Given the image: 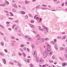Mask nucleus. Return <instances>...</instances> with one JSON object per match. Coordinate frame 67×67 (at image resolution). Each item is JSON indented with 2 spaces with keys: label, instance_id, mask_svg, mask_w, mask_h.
I'll list each match as a JSON object with an SVG mask.
<instances>
[{
  "label": "nucleus",
  "instance_id": "f257e3e1",
  "mask_svg": "<svg viewBox=\"0 0 67 67\" xmlns=\"http://www.w3.org/2000/svg\"><path fill=\"white\" fill-rule=\"evenodd\" d=\"M32 54H34V56H36V55H37L36 51H35L33 52L32 53Z\"/></svg>",
  "mask_w": 67,
  "mask_h": 67
},
{
  "label": "nucleus",
  "instance_id": "f03ea898",
  "mask_svg": "<svg viewBox=\"0 0 67 67\" xmlns=\"http://www.w3.org/2000/svg\"><path fill=\"white\" fill-rule=\"evenodd\" d=\"M2 60L4 64H6V61H5V59H2Z\"/></svg>",
  "mask_w": 67,
  "mask_h": 67
},
{
  "label": "nucleus",
  "instance_id": "7ed1b4c3",
  "mask_svg": "<svg viewBox=\"0 0 67 67\" xmlns=\"http://www.w3.org/2000/svg\"><path fill=\"white\" fill-rule=\"evenodd\" d=\"M39 60H40V62H44L43 59H41V58H39Z\"/></svg>",
  "mask_w": 67,
  "mask_h": 67
},
{
  "label": "nucleus",
  "instance_id": "20e7f679",
  "mask_svg": "<svg viewBox=\"0 0 67 67\" xmlns=\"http://www.w3.org/2000/svg\"><path fill=\"white\" fill-rule=\"evenodd\" d=\"M62 65L63 66H66V63H62Z\"/></svg>",
  "mask_w": 67,
  "mask_h": 67
},
{
  "label": "nucleus",
  "instance_id": "39448f33",
  "mask_svg": "<svg viewBox=\"0 0 67 67\" xmlns=\"http://www.w3.org/2000/svg\"><path fill=\"white\" fill-rule=\"evenodd\" d=\"M60 49L61 51H64L65 49L63 47L60 48Z\"/></svg>",
  "mask_w": 67,
  "mask_h": 67
},
{
  "label": "nucleus",
  "instance_id": "423d86ee",
  "mask_svg": "<svg viewBox=\"0 0 67 67\" xmlns=\"http://www.w3.org/2000/svg\"><path fill=\"white\" fill-rule=\"evenodd\" d=\"M40 5H38L37 6H36L35 7V8L36 9H37V8H40Z\"/></svg>",
  "mask_w": 67,
  "mask_h": 67
},
{
  "label": "nucleus",
  "instance_id": "0eeeda50",
  "mask_svg": "<svg viewBox=\"0 0 67 67\" xmlns=\"http://www.w3.org/2000/svg\"><path fill=\"white\" fill-rule=\"evenodd\" d=\"M20 12L22 14H25V12L23 11Z\"/></svg>",
  "mask_w": 67,
  "mask_h": 67
},
{
  "label": "nucleus",
  "instance_id": "6e6552de",
  "mask_svg": "<svg viewBox=\"0 0 67 67\" xmlns=\"http://www.w3.org/2000/svg\"><path fill=\"white\" fill-rule=\"evenodd\" d=\"M48 52H49V51H46V56H47L48 55Z\"/></svg>",
  "mask_w": 67,
  "mask_h": 67
},
{
  "label": "nucleus",
  "instance_id": "1a4fd4ad",
  "mask_svg": "<svg viewBox=\"0 0 67 67\" xmlns=\"http://www.w3.org/2000/svg\"><path fill=\"white\" fill-rule=\"evenodd\" d=\"M14 7H15V8H18V7L16 5V4H14Z\"/></svg>",
  "mask_w": 67,
  "mask_h": 67
},
{
  "label": "nucleus",
  "instance_id": "9d476101",
  "mask_svg": "<svg viewBox=\"0 0 67 67\" xmlns=\"http://www.w3.org/2000/svg\"><path fill=\"white\" fill-rule=\"evenodd\" d=\"M31 46H32V48H35V47H34V45L32 44H31Z\"/></svg>",
  "mask_w": 67,
  "mask_h": 67
},
{
  "label": "nucleus",
  "instance_id": "9b49d317",
  "mask_svg": "<svg viewBox=\"0 0 67 67\" xmlns=\"http://www.w3.org/2000/svg\"><path fill=\"white\" fill-rule=\"evenodd\" d=\"M25 2L26 4H27V3H28V4H29V2H28V1H25Z\"/></svg>",
  "mask_w": 67,
  "mask_h": 67
},
{
  "label": "nucleus",
  "instance_id": "f8f14e48",
  "mask_svg": "<svg viewBox=\"0 0 67 67\" xmlns=\"http://www.w3.org/2000/svg\"><path fill=\"white\" fill-rule=\"evenodd\" d=\"M23 9L24 10H26V8L24 7H23Z\"/></svg>",
  "mask_w": 67,
  "mask_h": 67
},
{
  "label": "nucleus",
  "instance_id": "ddd939ff",
  "mask_svg": "<svg viewBox=\"0 0 67 67\" xmlns=\"http://www.w3.org/2000/svg\"><path fill=\"white\" fill-rule=\"evenodd\" d=\"M41 21H42V19H41V18H40L39 21V23H40V22H41Z\"/></svg>",
  "mask_w": 67,
  "mask_h": 67
},
{
  "label": "nucleus",
  "instance_id": "4468645a",
  "mask_svg": "<svg viewBox=\"0 0 67 67\" xmlns=\"http://www.w3.org/2000/svg\"><path fill=\"white\" fill-rule=\"evenodd\" d=\"M30 66H31V67H34V66H33V65L31 63L30 64Z\"/></svg>",
  "mask_w": 67,
  "mask_h": 67
},
{
  "label": "nucleus",
  "instance_id": "2eb2a0df",
  "mask_svg": "<svg viewBox=\"0 0 67 67\" xmlns=\"http://www.w3.org/2000/svg\"><path fill=\"white\" fill-rule=\"evenodd\" d=\"M2 7H5V3L2 4Z\"/></svg>",
  "mask_w": 67,
  "mask_h": 67
},
{
  "label": "nucleus",
  "instance_id": "dca6fc26",
  "mask_svg": "<svg viewBox=\"0 0 67 67\" xmlns=\"http://www.w3.org/2000/svg\"><path fill=\"white\" fill-rule=\"evenodd\" d=\"M48 51H49V52H50L51 51V49L49 48H48Z\"/></svg>",
  "mask_w": 67,
  "mask_h": 67
},
{
  "label": "nucleus",
  "instance_id": "f3484780",
  "mask_svg": "<svg viewBox=\"0 0 67 67\" xmlns=\"http://www.w3.org/2000/svg\"><path fill=\"white\" fill-rule=\"evenodd\" d=\"M59 58L60 59V60H64V59H62V58L61 57H59Z\"/></svg>",
  "mask_w": 67,
  "mask_h": 67
},
{
  "label": "nucleus",
  "instance_id": "a211bd4d",
  "mask_svg": "<svg viewBox=\"0 0 67 67\" xmlns=\"http://www.w3.org/2000/svg\"><path fill=\"white\" fill-rule=\"evenodd\" d=\"M18 65L19 67H22V65H21V64L19 63L18 64Z\"/></svg>",
  "mask_w": 67,
  "mask_h": 67
},
{
  "label": "nucleus",
  "instance_id": "6ab92c4d",
  "mask_svg": "<svg viewBox=\"0 0 67 67\" xmlns=\"http://www.w3.org/2000/svg\"><path fill=\"white\" fill-rule=\"evenodd\" d=\"M5 2V3H6V4H9V3L8 2L6 1Z\"/></svg>",
  "mask_w": 67,
  "mask_h": 67
},
{
  "label": "nucleus",
  "instance_id": "aec40b11",
  "mask_svg": "<svg viewBox=\"0 0 67 67\" xmlns=\"http://www.w3.org/2000/svg\"><path fill=\"white\" fill-rule=\"evenodd\" d=\"M0 55H1V56H4V54L3 53H1Z\"/></svg>",
  "mask_w": 67,
  "mask_h": 67
},
{
  "label": "nucleus",
  "instance_id": "412c9836",
  "mask_svg": "<svg viewBox=\"0 0 67 67\" xmlns=\"http://www.w3.org/2000/svg\"><path fill=\"white\" fill-rule=\"evenodd\" d=\"M11 44L12 45V46H14V43H11Z\"/></svg>",
  "mask_w": 67,
  "mask_h": 67
},
{
  "label": "nucleus",
  "instance_id": "4be33fe9",
  "mask_svg": "<svg viewBox=\"0 0 67 67\" xmlns=\"http://www.w3.org/2000/svg\"><path fill=\"white\" fill-rule=\"evenodd\" d=\"M64 55L65 56V57H66V58L67 59V54H64Z\"/></svg>",
  "mask_w": 67,
  "mask_h": 67
},
{
  "label": "nucleus",
  "instance_id": "5701e85b",
  "mask_svg": "<svg viewBox=\"0 0 67 67\" xmlns=\"http://www.w3.org/2000/svg\"><path fill=\"white\" fill-rule=\"evenodd\" d=\"M1 44L2 45V46H3V45H4V43H3V42H2L1 43Z\"/></svg>",
  "mask_w": 67,
  "mask_h": 67
},
{
  "label": "nucleus",
  "instance_id": "b1692460",
  "mask_svg": "<svg viewBox=\"0 0 67 67\" xmlns=\"http://www.w3.org/2000/svg\"><path fill=\"white\" fill-rule=\"evenodd\" d=\"M56 2V3H57V4H58V3H60V2L59 1H58V2Z\"/></svg>",
  "mask_w": 67,
  "mask_h": 67
},
{
  "label": "nucleus",
  "instance_id": "393cba45",
  "mask_svg": "<svg viewBox=\"0 0 67 67\" xmlns=\"http://www.w3.org/2000/svg\"><path fill=\"white\" fill-rule=\"evenodd\" d=\"M55 57V56H54V55L52 57V58L53 59H55V57Z\"/></svg>",
  "mask_w": 67,
  "mask_h": 67
},
{
  "label": "nucleus",
  "instance_id": "a878e982",
  "mask_svg": "<svg viewBox=\"0 0 67 67\" xmlns=\"http://www.w3.org/2000/svg\"><path fill=\"white\" fill-rule=\"evenodd\" d=\"M25 19H27V18H28V16H27V15H26L25 16Z\"/></svg>",
  "mask_w": 67,
  "mask_h": 67
},
{
  "label": "nucleus",
  "instance_id": "bb28decb",
  "mask_svg": "<svg viewBox=\"0 0 67 67\" xmlns=\"http://www.w3.org/2000/svg\"><path fill=\"white\" fill-rule=\"evenodd\" d=\"M43 29H46V27H45V25H43Z\"/></svg>",
  "mask_w": 67,
  "mask_h": 67
},
{
  "label": "nucleus",
  "instance_id": "cd10ccee",
  "mask_svg": "<svg viewBox=\"0 0 67 67\" xmlns=\"http://www.w3.org/2000/svg\"><path fill=\"white\" fill-rule=\"evenodd\" d=\"M9 64H11L12 65H13V63L11 62H10L9 63Z\"/></svg>",
  "mask_w": 67,
  "mask_h": 67
},
{
  "label": "nucleus",
  "instance_id": "c85d7f7f",
  "mask_svg": "<svg viewBox=\"0 0 67 67\" xmlns=\"http://www.w3.org/2000/svg\"><path fill=\"white\" fill-rule=\"evenodd\" d=\"M38 28H39V30H42V29H41V26H39Z\"/></svg>",
  "mask_w": 67,
  "mask_h": 67
},
{
  "label": "nucleus",
  "instance_id": "c756f323",
  "mask_svg": "<svg viewBox=\"0 0 67 67\" xmlns=\"http://www.w3.org/2000/svg\"><path fill=\"white\" fill-rule=\"evenodd\" d=\"M42 38V37H40L38 38V39L39 40H41Z\"/></svg>",
  "mask_w": 67,
  "mask_h": 67
},
{
  "label": "nucleus",
  "instance_id": "7c9ffc66",
  "mask_svg": "<svg viewBox=\"0 0 67 67\" xmlns=\"http://www.w3.org/2000/svg\"><path fill=\"white\" fill-rule=\"evenodd\" d=\"M65 5L66 6H67V1H66L65 2Z\"/></svg>",
  "mask_w": 67,
  "mask_h": 67
},
{
  "label": "nucleus",
  "instance_id": "2f4dec72",
  "mask_svg": "<svg viewBox=\"0 0 67 67\" xmlns=\"http://www.w3.org/2000/svg\"><path fill=\"white\" fill-rule=\"evenodd\" d=\"M65 4V3L64 2H63L62 3V6H63V5H64V4Z\"/></svg>",
  "mask_w": 67,
  "mask_h": 67
},
{
  "label": "nucleus",
  "instance_id": "473e14b6",
  "mask_svg": "<svg viewBox=\"0 0 67 67\" xmlns=\"http://www.w3.org/2000/svg\"><path fill=\"white\" fill-rule=\"evenodd\" d=\"M66 36H65L64 37H63L62 38H63V39H66Z\"/></svg>",
  "mask_w": 67,
  "mask_h": 67
},
{
  "label": "nucleus",
  "instance_id": "72a5a7b5",
  "mask_svg": "<svg viewBox=\"0 0 67 67\" xmlns=\"http://www.w3.org/2000/svg\"><path fill=\"white\" fill-rule=\"evenodd\" d=\"M9 23H10V22H6V24H9Z\"/></svg>",
  "mask_w": 67,
  "mask_h": 67
},
{
  "label": "nucleus",
  "instance_id": "f704fd0d",
  "mask_svg": "<svg viewBox=\"0 0 67 67\" xmlns=\"http://www.w3.org/2000/svg\"><path fill=\"white\" fill-rule=\"evenodd\" d=\"M42 10H46L47 9L45 8H42Z\"/></svg>",
  "mask_w": 67,
  "mask_h": 67
},
{
  "label": "nucleus",
  "instance_id": "c9c22d12",
  "mask_svg": "<svg viewBox=\"0 0 67 67\" xmlns=\"http://www.w3.org/2000/svg\"><path fill=\"white\" fill-rule=\"evenodd\" d=\"M31 23H34V20H31Z\"/></svg>",
  "mask_w": 67,
  "mask_h": 67
},
{
  "label": "nucleus",
  "instance_id": "e433bc0d",
  "mask_svg": "<svg viewBox=\"0 0 67 67\" xmlns=\"http://www.w3.org/2000/svg\"><path fill=\"white\" fill-rule=\"evenodd\" d=\"M53 53V52H51L49 53L50 54V55H52V54Z\"/></svg>",
  "mask_w": 67,
  "mask_h": 67
},
{
  "label": "nucleus",
  "instance_id": "4c0bfd02",
  "mask_svg": "<svg viewBox=\"0 0 67 67\" xmlns=\"http://www.w3.org/2000/svg\"><path fill=\"white\" fill-rule=\"evenodd\" d=\"M56 47L55 48L57 50H58V47H57V46H56V47Z\"/></svg>",
  "mask_w": 67,
  "mask_h": 67
},
{
  "label": "nucleus",
  "instance_id": "58836bf2",
  "mask_svg": "<svg viewBox=\"0 0 67 67\" xmlns=\"http://www.w3.org/2000/svg\"><path fill=\"white\" fill-rule=\"evenodd\" d=\"M18 54L19 55H20V56H21V55H22V54L20 53V52L18 53Z\"/></svg>",
  "mask_w": 67,
  "mask_h": 67
},
{
  "label": "nucleus",
  "instance_id": "ea45409f",
  "mask_svg": "<svg viewBox=\"0 0 67 67\" xmlns=\"http://www.w3.org/2000/svg\"><path fill=\"white\" fill-rule=\"evenodd\" d=\"M4 51H5V52H7V49H5L4 50Z\"/></svg>",
  "mask_w": 67,
  "mask_h": 67
},
{
  "label": "nucleus",
  "instance_id": "a19ab883",
  "mask_svg": "<svg viewBox=\"0 0 67 67\" xmlns=\"http://www.w3.org/2000/svg\"><path fill=\"white\" fill-rule=\"evenodd\" d=\"M15 10V9H12V11H13V12H14V10Z\"/></svg>",
  "mask_w": 67,
  "mask_h": 67
},
{
  "label": "nucleus",
  "instance_id": "79ce46f5",
  "mask_svg": "<svg viewBox=\"0 0 67 67\" xmlns=\"http://www.w3.org/2000/svg\"><path fill=\"white\" fill-rule=\"evenodd\" d=\"M45 32H46V33H47V32H48V31H47V30H45Z\"/></svg>",
  "mask_w": 67,
  "mask_h": 67
},
{
  "label": "nucleus",
  "instance_id": "37998d69",
  "mask_svg": "<svg viewBox=\"0 0 67 67\" xmlns=\"http://www.w3.org/2000/svg\"><path fill=\"white\" fill-rule=\"evenodd\" d=\"M10 14H11L12 16H14L13 15V14H12V13H10Z\"/></svg>",
  "mask_w": 67,
  "mask_h": 67
},
{
  "label": "nucleus",
  "instance_id": "c03bdc74",
  "mask_svg": "<svg viewBox=\"0 0 67 67\" xmlns=\"http://www.w3.org/2000/svg\"><path fill=\"white\" fill-rule=\"evenodd\" d=\"M27 62L28 63H29V62H30V60H29V59H27Z\"/></svg>",
  "mask_w": 67,
  "mask_h": 67
},
{
  "label": "nucleus",
  "instance_id": "a18cd8bd",
  "mask_svg": "<svg viewBox=\"0 0 67 67\" xmlns=\"http://www.w3.org/2000/svg\"><path fill=\"white\" fill-rule=\"evenodd\" d=\"M24 49L25 50V51H26V48L25 47H24Z\"/></svg>",
  "mask_w": 67,
  "mask_h": 67
},
{
  "label": "nucleus",
  "instance_id": "49530a36",
  "mask_svg": "<svg viewBox=\"0 0 67 67\" xmlns=\"http://www.w3.org/2000/svg\"><path fill=\"white\" fill-rule=\"evenodd\" d=\"M17 27L18 28V27H16V28L15 29V31H16V29H17Z\"/></svg>",
  "mask_w": 67,
  "mask_h": 67
},
{
  "label": "nucleus",
  "instance_id": "de8ad7c7",
  "mask_svg": "<svg viewBox=\"0 0 67 67\" xmlns=\"http://www.w3.org/2000/svg\"><path fill=\"white\" fill-rule=\"evenodd\" d=\"M4 39L5 41H7V40L6 39V38L5 37L4 38Z\"/></svg>",
  "mask_w": 67,
  "mask_h": 67
},
{
  "label": "nucleus",
  "instance_id": "09e8293b",
  "mask_svg": "<svg viewBox=\"0 0 67 67\" xmlns=\"http://www.w3.org/2000/svg\"><path fill=\"white\" fill-rule=\"evenodd\" d=\"M54 64H55V65L57 64V62H54Z\"/></svg>",
  "mask_w": 67,
  "mask_h": 67
},
{
  "label": "nucleus",
  "instance_id": "8fccbe9b",
  "mask_svg": "<svg viewBox=\"0 0 67 67\" xmlns=\"http://www.w3.org/2000/svg\"><path fill=\"white\" fill-rule=\"evenodd\" d=\"M1 34L2 35H4V34H3V33H2L1 32Z\"/></svg>",
  "mask_w": 67,
  "mask_h": 67
},
{
  "label": "nucleus",
  "instance_id": "3c124183",
  "mask_svg": "<svg viewBox=\"0 0 67 67\" xmlns=\"http://www.w3.org/2000/svg\"><path fill=\"white\" fill-rule=\"evenodd\" d=\"M36 16H37V15H36L34 17V19H35V18L36 17Z\"/></svg>",
  "mask_w": 67,
  "mask_h": 67
},
{
  "label": "nucleus",
  "instance_id": "603ef678",
  "mask_svg": "<svg viewBox=\"0 0 67 67\" xmlns=\"http://www.w3.org/2000/svg\"><path fill=\"white\" fill-rule=\"evenodd\" d=\"M19 32H21V30L20 29H19Z\"/></svg>",
  "mask_w": 67,
  "mask_h": 67
},
{
  "label": "nucleus",
  "instance_id": "864d4df0",
  "mask_svg": "<svg viewBox=\"0 0 67 67\" xmlns=\"http://www.w3.org/2000/svg\"><path fill=\"white\" fill-rule=\"evenodd\" d=\"M48 46V47H51V46H50V45H47Z\"/></svg>",
  "mask_w": 67,
  "mask_h": 67
},
{
  "label": "nucleus",
  "instance_id": "5fc2aeb1",
  "mask_svg": "<svg viewBox=\"0 0 67 67\" xmlns=\"http://www.w3.org/2000/svg\"><path fill=\"white\" fill-rule=\"evenodd\" d=\"M9 19H12V20H13V18H9Z\"/></svg>",
  "mask_w": 67,
  "mask_h": 67
},
{
  "label": "nucleus",
  "instance_id": "6e6d98bb",
  "mask_svg": "<svg viewBox=\"0 0 67 67\" xmlns=\"http://www.w3.org/2000/svg\"><path fill=\"white\" fill-rule=\"evenodd\" d=\"M45 66H45V65H42V67H45Z\"/></svg>",
  "mask_w": 67,
  "mask_h": 67
},
{
  "label": "nucleus",
  "instance_id": "4d7b16f0",
  "mask_svg": "<svg viewBox=\"0 0 67 67\" xmlns=\"http://www.w3.org/2000/svg\"><path fill=\"white\" fill-rule=\"evenodd\" d=\"M29 16H30V17H31V16H32V15H31L30 14H29Z\"/></svg>",
  "mask_w": 67,
  "mask_h": 67
},
{
  "label": "nucleus",
  "instance_id": "13d9d810",
  "mask_svg": "<svg viewBox=\"0 0 67 67\" xmlns=\"http://www.w3.org/2000/svg\"><path fill=\"white\" fill-rule=\"evenodd\" d=\"M20 51H22V52H23V50H22V49H20Z\"/></svg>",
  "mask_w": 67,
  "mask_h": 67
},
{
  "label": "nucleus",
  "instance_id": "bf43d9fd",
  "mask_svg": "<svg viewBox=\"0 0 67 67\" xmlns=\"http://www.w3.org/2000/svg\"><path fill=\"white\" fill-rule=\"evenodd\" d=\"M1 20H3V18L1 17L0 18Z\"/></svg>",
  "mask_w": 67,
  "mask_h": 67
},
{
  "label": "nucleus",
  "instance_id": "052dcab7",
  "mask_svg": "<svg viewBox=\"0 0 67 67\" xmlns=\"http://www.w3.org/2000/svg\"><path fill=\"white\" fill-rule=\"evenodd\" d=\"M51 43H52L53 44V43H54V42H53V41H51Z\"/></svg>",
  "mask_w": 67,
  "mask_h": 67
},
{
  "label": "nucleus",
  "instance_id": "680f3d73",
  "mask_svg": "<svg viewBox=\"0 0 67 67\" xmlns=\"http://www.w3.org/2000/svg\"><path fill=\"white\" fill-rule=\"evenodd\" d=\"M36 20H38V17H37L36 18Z\"/></svg>",
  "mask_w": 67,
  "mask_h": 67
},
{
  "label": "nucleus",
  "instance_id": "e2e57ef3",
  "mask_svg": "<svg viewBox=\"0 0 67 67\" xmlns=\"http://www.w3.org/2000/svg\"><path fill=\"white\" fill-rule=\"evenodd\" d=\"M45 40H46V41H48V39H47V38H45Z\"/></svg>",
  "mask_w": 67,
  "mask_h": 67
},
{
  "label": "nucleus",
  "instance_id": "0e129e2a",
  "mask_svg": "<svg viewBox=\"0 0 67 67\" xmlns=\"http://www.w3.org/2000/svg\"><path fill=\"white\" fill-rule=\"evenodd\" d=\"M54 40L55 43V42H56V40L55 39H54Z\"/></svg>",
  "mask_w": 67,
  "mask_h": 67
},
{
  "label": "nucleus",
  "instance_id": "69168bd1",
  "mask_svg": "<svg viewBox=\"0 0 67 67\" xmlns=\"http://www.w3.org/2000/svg\"><path fill=\"white\" fill-rule=\"evenodd\" d=\"M28 37V36H26L25 37L26 38H27Z\"/></svg>",
  "mask_w": 67,
  "mask_h": 67
},
{
  "label": "nucleus",
  "instance_id": "338daca9",
  "mask_svg": "<svg viewBox=\"0 0 67 67\" xmlns=\"http://www.w3.org/2000/svg\"><path fill=\"white\" fill-rule=\"evenodd\" d=\"M8 30H12V29H10V28H9L8 29Z\"/></svg>",
  "mask_w": 67,
  "mask_h": 67
},
{
  "label": "nucleus",
  "instance_id": "774afa93",
  "mask_svg": "<svg viewBox=\"0 0 67 67\" xmlns=\"http://www.w3.org/2000/svg\"><path fill=\"white\" fill-rule=\"evenodd\" d=\"M2 27V28L3 29H4V27L3 26H2V27Z\"/></svg>",
  "mask_w": 67,
  "mask_h": 67
}]
</instances>
